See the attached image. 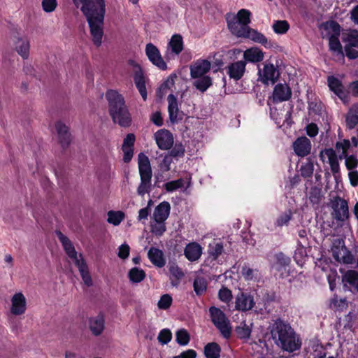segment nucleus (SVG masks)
I'll return each instance as SVG.
<instances>
[{"mask_svg": "<svg viewBox=\"0 0 358 358\" xmlns=\"http://www.w3.org/2000/svg\"><path fill=\"white\" fill-rule=\"evenodd\" d=\"M202 254V248L195 242L188 243L184 250V255L190 262L198 260Z\"/></svg>", "mask_w": 358, "mask_h": 358, "instance_id": "28", "label": "nucleus"}, {"mask_svg": "<svg viewBox=\"0 0 358 358\" xmlns=\"http://www.w3.org/2000/svg\"><path fill=\"white\" fill-rule=\"evenodd\" d=\"M246 62L243 60L231 63L227 66V74L229 78L237 81L242 78L245 71Z\"/></svg>", "mask_w": 358, "mask_h": 358, "instance_id": "22", "label": "nucleus"}, {"mask_svg": "<svg viewBox=\"0 0 358 358\" xmlns=\"http://www.w3.org/2000/svg\"><path fill=\"white\" fill-rule=\"evenodd\" d=\"M273 31L278 34H285L289 29V24L286 20H277L273 24Z\"/></svg>", "mask_w": 358, "mask_h": 358, "instance_id": "49", "label": "nucleus"}, {"mask_svg": "<svg viewBox=\"0 0 358 358\" xmlns=\"http://www.w3.org/2000/svg\"><path fill=\"white\" fill-rule=\"evenodd\" d=\"M148 257L152 264L159 268H162L166 264L163 252L157 248L151 247L148 250Z\"/></svg>", "mask_w": 358, "mask_h": 358, "instance_id": "29", "label": "nucleus"}, {"mask_svg": "<svg viewBox=\"0 0 358 358\" xmlns=\"http://www.w3.org/2000/svg\"><path fill=\"white\" fill-rule=\"evenodd\" d=\"M292 217V213L291 210H287L281 215L276 220V225L278 227H282L287 225Z\"/></svg>", "mask_w": 358, "mask_h": 358, "instance_id": "57", "label": "nucleus"}, {"mask_svg": "<svg viewBox=\"0 0 358 358\" xmlns=\"http://www.w3.org/2000/svg\"><path fill=\"white\" fill-rule=\"evenodd\" d=\"M257 303L254 301L253 296L247 292H241L236 296L235 307L236 309L241 311H248L252 310Z\"/></svg>", "mask_w": 358, "mask_h": 358, "instance_id": "15", "label": "nucleus"}, {"mask_svg": "<svg viewBox=\"0 0 358 358\" xmlns=\"http://www.w3.org/2000/svg\"><path fill=\"white\" fill-rule=\"evenodd\" d=\"M324 153L327 156L332 174L335 180H337V178L340 177V167L338 163V158L336 155V152L333 148H326L324 150H321L320 152V157L321 160H322L323 162Z\"/></svg>", "mask_w": 358, "mask_h": 358, "instance_id": "16", "label": "nucleus"}, {"mask_svg": "<svg viewBox=\"0 0 358 358\" xmlns=\"http://www.w3.org/2000/svg\"><path fill=\"white\" fill-rule=\"evenodd\" d=\"M171 51L176 55H179L183 50L182 37L180 34H174L169 42Z\"/></svg>", "mask_w": 358, "mask_h": 358, "instance_id": "39", "label": "nucleus"}, {"mask_svg": "<svg viewBox=\"0 0 358 358\" xmlns=\"http://www.w3.org/2000/svg\"><path fill=\"white\" fill-rule=\"evenodd\" d=\"M57 5V0H43L42 7L45 12L50 13L55 10Z\"/></svg>", "mask_w": 358, "mask_h": 358, "instance_id": "61", "label": "nucleus"}, {"mask_svg": "<svg viewBox=\"0 0 358 358\" xmlns=\"http://www.w3.org/2000/svg\"><path fill=\"white\" fill-rule=\"evenodd\" d=\"M211 67V64L206 59L198 60L192 64L190 67V75L192 78H199L206 76Z\"/></svg>", "mask_w": 358, "mask_h": 358, "instance_id": "19", "label": "nucleus"}, {"mask_svg": "<svg viewBox=\"0 0 358 358\" xmlns=\"http://www.w3.org/2000/svg\"><path fill=\"white\" fill-rule=\"evenodd\" d=\"M276 301V294L272 290L263 289L257 295L256 308L269 313L272 310V303Z\"/></svg>", "mask_w": 358, "mask_h": 358, "instance_id": "10", "label": "nucleus"}, {"mask_svg": "<svg viewBox=\"0 0 358 358\" xmlns=\"http://www.w3.org/2000/svg\"><path fill=\"white\" fill-rule=\"evenodd\" d=\"M138 165L141 183L137 188V193L140 196H144L150 191L152 173L149 158L143 152L138 155Z\"/></svg>", "mask_w": 358, "mask_h": 358, "instance_id": "5", "label": "nucleus"}, {"mask_svg": "<svg viewBox=\"0 0 358 358\" xmlns=\"http://www.w3.org/2000/svg\"><path fill=\"white\" fill-rule=\"evenodd\" d=\"M222 251L223 244L222 243H216L214 245H210L209 254L215 259L222 253Z\"/></svg>", "mask_w": 358, "mask_h": 358, "instance_id": "58", "label": "nucleus"}, {"mask_svg": "<svg viewBox=\"0 0 358 358\" xmlns=\"http://www.w3.org/2000/svg\"><path fill=\"white\" fill-rule=\"evenodd\" d=\"M190 341V335L185 329H180L176 332V341L180 345H187Z\"/></svg>", "mask_w": 358, "mask_h": 358, "instance_id": "42", "label": "nucleus"}, {"mask_svg": "<svg viewBox=\"0 0 358 358\" xmlns=\"http://www.w3.org/2000/svg\"><path fill=\"white\" fill-rule=\"evenodd\" d=\"M208 282L203 277L197 276L193 282V288L199 296L204 294L207 290Z\"/></svg>", "mask_w": 358, "mask_h": 358, "instance_id": "37", "label": "nucleus"}, {"mask_svg": "<svg viewBox=\"0 0 358 358\" xmlns=\"http://www.w3.org/2000/svg\"><path fill=\"white\" fill-rule=\"evenodd\" d=\"M185 147L182 143H176L172 149L169 151L168 155L173 157H182L185 155Z\"/></svg>", "mask_w": 358, "mask_h": 358, "instance_id": "56", "label": "nucleus"}, {"mask_svg": "<svg viewBox=\"0 0 358 358\" xmlns=\"http://www.w3.org/2000/svg\"><path fill=\"white\" fill-rule=\"evenodd\" d=\"M29 41L27 38L17 37L15 41V50L23 59L29 57Z\"/></svg>", "mask_w": 358, "mask_h": 358, "instance_id": "31", "label": "nucleus"}, {"mask_svg": "<svg viewBox=\"0 0 358 358\" xmlns=\"http://www.w3.org/2000/svg\"><path fill=\"white\" fill-rule=\"evenodd\" d=\"M271 338L275 344L285 351L293 352L301 348V342L296 338V333L289 323L278 317L269 325Z\"/></svg>", "mask_w": 358, "mask_h": 358, "instance_id": "3", "label": "nucleus"}, {"mask_svg": "<svg viewBox=\"0 0 358 358\" xmlns=\"http://www.w3.org/2000/svg\"><path fill=\"white\" fill-rule=\"evenodd\" d=\"M166 231L164 222H157L151 225V231L157 236H162Z\"/></svg>", "mask_w": 358, "mask_h": 358, "instance_id": "63", "label": "nucleus"}, {"mask_svg": "<svg viewBox=\"0 0 358 358\" xmlns=\"http://www.w3.org/2000/svg\"><path fill=\"white\" fill-rule=\"evenodd\" d=\"M350 141L348 139H344L342 141H338L336 143L334 150L338 152V158L343 159L348 156L347 151L350 148Z\"/></svg>", "mask_w": 358, "mask_h": 358, "instance_id": "40", "label": "nucleus"}, {"mask_svg": "<svg viewBox=\"0 0 358 358\" xmlns=\"http://www.w3.org/2000/svg\"><path fill=\"white\" fill-rule=\"evenodd\" d=\"M167 101L169 120L172 124H175L182 119V117H178L179 112L178 100L173 94H170L167 97Z\"/></svg>", "mask_w": 358, "mask_h": 358, "instance_id": "26", "label": "nucleus"}, {"mask_svg": "<svg viewBox=\"0 0 358 358\" xmlns=\"http://www.w3.org/2000/svg\"><path fill=\"white\" fill-rule=\"evenodd\" d=\"M145 54L152 64L159 69L166 70L167 69L166 63L162 57L159 50L157 46L151 43H148L145 46Z\"/></svg>", "mask_w": 358, "mask_h": 358, "instance_id": "13", "label": "nucleus"}, {"mask_svg": "<svg viewBox=\"0 0 358 358\" xmlns=\"http://www.w3.org/2000/svg\"><path fill=\"white\" fill-rule=\"evenodd\" d=\"M250 15L251 13L246 9L239 10L236 15L227 13L225 15V19L229 31L237 38L250 39L255 43L262 44L266 48H271L272 43L268 41L263 34L250 27Z\"/></svg>", "mask_w": 358, "mask_h": 358, "instance_id": "2", "label": "nucleus"}, {"mask_svg": "<svg viewBox=\"0 0 358 358\" xmlns=\"http://www.w3.org/2000/svg\"><path fill=\"white\" fill-rule=\"evenodd\" d=\"M173 299L171 295L166 294H163L157 303V306L159 309L166 310L172 303Z\"/></svg>", "mask_w": 358, "mask_h": 358, "instance_id": "54", "label": "nucleus"}, {"mask_svg": "<svg viewBox=\"0 0 358 358\" xmlns=\"http://www.w3.org/2000/svg\"><path fill=\"white\" fill-rule=\"evenodd\" d=\"M55 234L62 243L63 248L69 257L72 259H76L77 252L76 251L75 247L70 239L59 230H56Z\"/></svg>", "mask_w": 358, "mask_h": 358, "instance_id": "25", "label": "nucleus"}, {"mask_svg": "<svg viewBox=\"0 0 358 358\" xmlns=\"http://www.w3.org/2000/svg\"><path fill=\"white\" fill-rule=\"evenodd\" d=\"M124 218V213L122 211H113L110 210L108 213L107 221L110 224H113L114 226L119 225Z\"/></svg>", "mask_w": 358, "mask_h": 358, "instance_id": "43", "label": "nucleus"}, {"mask_svg": "<svg viewBox=\"0 0 358 358\" xmlns=\"http://www.w3.org/2000/svg\"><path fill=\"white\" fill-rule=\"evenodd\" d=\"M331 207L333 209V217L339 222H345L349 218V208L348 201L339 196H336L331 200Z\"/></svg>", "mask_w": 358, "mask_h": 358, "instance_id": "9", "label": "nucleus"}, {"mask_svg": "<svg viewBox=\"0 0 358 358\" xmlns=\"http://www.w3.org/2000/svg\"><path fill=\"white\" fill-rule=\"evenodd\" d=\"M328 86L331 91L334 92L340 99L345 97L343 85L341 81L334 76H328Z\"/></svg>", "mask_w": 358, "mask_h": 358, "instance_id": "30", "label": "nucleus"}, {"mask_svg": "<svg viewBox=\"0 0 358 358\" xmlns=\"http://www.w3.org/2000/svg\"><path fill=\"white\" fill-rule=\"evenodd\" d=\"M146 277L145 272L138 267H134L128 272V278L132 283H139Z\"/></svg>", "mask_w": 358, "mask_h": 358, "instance_id": "38", "label": "nucleus"}, {"mask_svg": "<svg viewBox=\"0 0 358 358\" xmlns=\"http://www.w3.org/2000/svg\"><path fill=\"white\" fill-rule=\"evenodd\" d=\"M80 9L89 24L94 43L99 46L103 35V26L106 13L105 0H72Z\"/></svg>", "mask_w": 358, "mask_h": 358, "instance_id": "1", "label": "nucleus"}, {"mask_svg": "<svg viewBox=\"0 0 358 358\" xmlns=\"http://www.w3.org/2000/svg\"><path fill=\"white\" fill-rule=\"evenodd\" d=\"M275 259H276V270L280 271L282 268H285L287 266H288L291 262V259L289 257L285 255L282 252H279L275 255Z\"/></svg>", "mask_w": 358, "mask_h": 358, "instance_id": "46", "label": "nucleus"}, {"mask_svg": "<svg viewBox=\"0 0 358 358\" xmlns=\"http://www.w3.org/2000/svg\"><path fill=\"white\" fill-rule=\"evenodd\" d=\"M244 61L256 63L264 59V52L259 48H251L244 52Z\"/></svg>", "mask_w": 358, "mask_h": 358, "instance_id": "32", "label": "nucleus"}, {"mask_svg": "<svg viewBox=\"0 0 358 358\" xmlns=\"http://www.w3.org/2000/svg\"><path fill=\"white\" fill-rule=\"evenodd\" d=\"M258 76L260 81L264 85H268L270 82L271 84H275L279 78L280 73L277 67H275L273 64H265L264 69L262 71L259 69Z\"/></svg>", "mask_w": 358, "mask_h": 358, "instance_id": "12", "label": "nucleus"}, {"mask_svg": "<svg viewBox=\"0 0 358 358\" xmlns=\"http://www.w3.org/2000/svg\"><path fill=\"white\" fill-rule=\"evenodd\" d=\"M193 85L201 92H205L212 85V78L209 76H204L199 78H195Z\"/></svg>", "mask_w": 358, "mask_h": 358, "instance_id": "36", "label": "nucleus"}, {"mask_svg": "<svg viewBox=\"0 0 358 358\" xmlns=\"http://www.w3.org/2000/svg\"><path fill=\"white\" fill-rule=\"evenodd\" d=\"M221 347L215 342H210L204 346L203 352L206 358H220Z\"/></svg>", "mask_w": 358, "mask_h": 358, "instance_id": "33", "label": "nucleus"}, {"mask_svg": "<svg viewBox=\"0 0 358 358\" xmlns=\"http://www.w3.org/2000/svg\"><path fill=\"white\" fill-rule=\"evenodd\" d=\"M55 129L58 135L59 142L63 149H66L71 142V135L69 128L62 122L55 123Z\"/></svg>", "mask_w": 358, "mask_h": 358, "instance_id": "20", "label": "nucleus"}, {"mask_svg": "<svg viewBox=\"0 0 358 358\" xmlns=\"http://www.w3.org/2000/svg\"><path fill=\"white\" fill-rule=\"evenodd\" d=\"M257 270H254L246 265H244L241 269V274L246 280H251L254 278V273H257Z\"/></svg>", "mask_w": 358, "mask_h": 358, "instance_id": "62", "label": "nucleus"}, {"mask_svg": "<svg viewBox=\"0 0 358 358\" xmlns=\"http://www.w3.org/2000/svg\"><path fill=\"white\" fill-rule=\"evenodd\" d=\"M171 205L168 201H163L156 206L153 218L156 222H164L169 217Z\"/></svg>", "mask_w": 358, "mask_h": 358, "instance_id": "27", "label": "nucleus"}, {"mask_svg": "<svg viewBox=\"0 0 358 358\" xmlns=\"http://www.w3.org/2000/svg\"><path fill=\"white\" fill-rule=\"evenodd\" d=\"M291 97L292 90L287 84L278 83L275 85L271 97L273 103L288 101Z\"/></svg>", "mask_w": 358, "mask_h": 358, "instance_id": "14", "label": "nucleus"}, {"mask_svg": "<svg viewBox=\"0 0 358 358\" xmlns=\"http://www.w3.org/2000/svg\"><path fill=\"white\" fill-rule=\"evenodd\" d=\"M357 318V315L355 313H354L353 311H350L344 317L343 328L345 329H349L350 331H352L355 328V324Z\"/></svg>", "mask_w": 358, "mask_h": 358, "instance_id": "47", "label": "nucleus"}, {"mask_svg": "<svg viewBox=\"0 0 358 358\" xmlns=\"http://www.w3.org/2000/svg\"><path fill=\"white\" fill-rule=\"evenodd\" d=\"M183 186H184V180L182 178H179L176 180H172V181L166 182L163 185L164 188L168 192L176 191L180 188L183 187Z\"/></svg>", "mask_w": 358, "mask_h": 358, "instance_id": "50", "label": "nucleus"}, {"mask_svg": "<svg viewBox=\"0 0 358 358\" xmlns=\"http://www.w3.org/2000/svg\"><path fill=\"white\" fill-rule=\"evenodd\" d=\"M235 333L238 338L241 339H246L250 338L251 329L245 322H243L239 326L236 327Z\"/></svg>", "mask_w": 358, "mask_h": 358, "instance_id": "45", "label": "nucleus"}, {"mask_svg": "<svg viewBox=\"0 0 358 358\" xmlns=\"http://www.w3.org/2000/svg\"><path fill=\"white\" fill-rule=\"evenodd\" d=\"M172 338V334L170 329H164L160 331L157 339L158 341L162 344L166 345L171 341Z\"/></svg>", "mask_w": 358, "mask_h": 358, "instance_id": "55", "label": "nucleus"}, {"mask_svg": "<svg viewBox=\"0 0 358 358\" xmlns=\"http://www.w3.org/2000/svg\"><path fill=\"white\" fill-rule=\"evenodd\" d=\"M331 304L333 305L336 310H343L346 309L348 306V303L345 298L338 299L337 295H334L332 298Z\"/></svg>", "mask_w": 358, "mask_h": 358, "instance_id": "52", "label": "nucleus"}, {"mask_svg": "<svg viewBox=\"0 0 358 358\" xmlns=\"http://www.w3.org/2000/svg\"><path fill=\"white\" fill-rule=\"evenodd\" d=\"M209 313L213 324L220 331L222 336L228 339L231 336V329L229 320L225 313L215 306H211L209 308Z\"/></svg>", "mask_w": 358, "mask_h": 358, "instance_id": "6", "label": "nucleus"}, {"mask_svg": "<svg viewBox=\"0 0 358 358\" xmlns=\"http://www.w3.org/2000/svg\"><path fill=\"white\" fill-rule=\"evenodd\" d=\"M173 162V159L170 155H165L163 159L159 164V167L161 171L163 173L167 172L170 170L171 164Z\"/></svg>", "mask_w": 358, "mask_h": 358, "instance_id": "60", "label": "nucleus"}, {"mask_svg": "<svg viewBox=\"0 0 358 358\" xmlns=\"http://www.w3.org/2000/svg\"><path fill=\"white\" fill-rule=\"evenodd\" d=\"M342 282L345 291L352 293L358 292V272L355 270H348L342 275Z\"/></svg>", "mask_w": 358, "mask_h": 358, "instance_id": "17", "label": "nucleus"}, {"mask_svg": "<svg viewBox=\"0 0 358 358\" xmlns=\"http://www.w3.org/2000/svg\"><path fill=\"white\" fill-rule=\"evenodd\" d=\"M355 109L350 110L346 115V125L349 129H352L358 124V105Z\"/></svg>", "mask_w": 358, "mask_h": 358, "instance_id": "41", "label": "nucleus"}, {"mask_svg": "<svg viewBox=\"0 0 358 358\" xmlns=\"http://www.w3.org/2000/svg\"><path fill=\"white\" fill-rule=\"evenodd\" d=\"M322 110V103L317 99L312 101H308V110L309 113H314L315 115H321Z\"/></svg>", "mask_w": 358, "mask_h": 358, "instance_id": "51", "label": "nucleus"}, {"mask_svg": "<svg viewBox=\"0 0 358 358\" xmlns=\"http://www.w3.org/2000/svg\"><path fill=\"white\" fill-rule=\"evenodd\" d=\"M105 327V319L103 313H100L96 316L89 319V328L92 334L95 336H99L103 332Z\"/></svg>", "mask_w": 358, "mask_h": 358, "instance_id": "24", "label": "nucleus"}, {"mask_svg": "<svg viewBox=\"0 0 358 358\" xmlns=\"http://www.w3.org/2000/svg\"><path fill=\"white\" fill-rule=\"evenodd\" d=\"M342 41L345 43V56L349 59L358 58V30L350 29L347 33H343Z\"/></svg>", "mask_w": 358, "mask_h": 358, "instance_id": "8", "label": "nucleus"}, {"mask_svg": "<svg viewBox=\"0 0 358 358\" xmlns=\"http://www.w3.org/2000/svg\"><path fill=\"white\" fill-rule=\"evenodd\" d=\"M320 27L327 31V37L329 36H340L341 34V27L335 20L323 22Z\"/></svg>", "mask_w": 358, "mask_h": 358, "instance_id": "34", "label": "nucleus"}, {"mask_svg": "<svg viewBox=\"0 0 358 358\" xmlns=\"http://www.w3.org/2000/svg\"><path fill=\"white\" fill-rule=\"evenodd\" d=\"M27 307V301L22 293L15 294L11 299L10 312L15 315H20L24 313Z\"/></svg>", "mask_w": 358, "mask_h": 358, "instance_id": "21", "label": "nucleus"}, {"mask_svg": "<svg viewBox=\"0 0 358 358\" xmlns=\"http://www.w3.org/2000/svg\"><path fill=\"white\" fill-rule=\"evenodd\" d=\"M345 159V166L347 169L352 171L354 169L357 167L358 159L356 155H348Z\"/></svg>", "mask_w": 358, "mask_h": 358, "instance_id": "59", "label": "nucleus"}, {"mask_svg": "<svg viewBox=\"0 0 358 358\" xmlns=\"http://www.w3.org/2000/svg\"><path fill=\"white\" fill-rule=\"evenodd\" d=\"M108 103V112L114 123L122 127H128L131 124V116L125 104L124 98L117 91L110 90L106 93Z\"/></svg>", "mask_w": 358, "mask_h": 358, "instance_id": "4", "label": "nucleus"}, {"mask_svg": "<svg viewBox=\"0 0 358 358\" xmlns=\"http://www.w3.org/2000/svg\"><path fill=\"white\" fill-rule=\"evenodd\" d=\"M129 63L135 69L134 81L143 99L145 101L147 99V90L145 86V77L143 69L141 66L134 60H130Z\"/></svg>", "mask_w": 358, "mask_h": 358, "instance_id": "11", "label": "nucleus"}, {"mask_svg": "<svg viewBox=\"0 0 358 358\" xmlns=\"http://www.w3.org/2000/svg\"><path fill=\"white\" fill-rule=\"evenodd\" d=\"M293 148L298 156H307L311 150L310 141L306 136L299 137L294 142Z\"/></svg>", "mask_w": 358, "mask_h": 358, "instance_id": "23", "label": "nucleus"}, {"mask_svg": "<svg viewBox=\"0 0 358 358\" xmlns=\"http://www.w3.org/2000/svg\"><path fill=\"white\" fill-rule=\"evenodd\" d=\"M339 36H329V50L331 52L343 58L344 52L343 50L341 43L339 41Z\"/></svg>", "mask_w": 358, "mask_h": 358, "instance_id": "35", "label": "nucleus"}, {"mask_svg": "<svg viewBox=\"0 0 358 358\" xmlns=\"http://www.w3.org/2000/svg\"><path fill=\"white\" fill-rule=\"evenodd\" d=\"M130 248L128 244L123 243L119 247L118 257L120 259H125L129 255Z\"/></svg>", "mask_w": 358, "mask_h": 358, "instance_id": "64", "label": "nucleus"}, {"mask_svg": "<svg viewBox=\"0 0 358 358\" xmlns=\"http://www.w3.org/2000/svg\"><path fill=\"white\" fill-rule=\"evenodd\" d=\"M301 175L302 177L310 178L314 171V162L310 158L307 159V162L302 164L300 168Z\"/></svg>", "mask_w": 358, "mask_h": 358, "instance_id": "44", "label": "nucleus"}, {"mask_svg": "<svg viewBox=\"0 0 358 358\" xmlns=\"http://www.w3.org/2000/svg\"><path fill=\"white\" fill-rule=\"evenodd\" d=\"M218 298L221 301L228 303L233 298L232 292L227 287L222 286L218 292Z\"/></svg>", "mask_w": 358, "mask_h": 358, "instance_id": "53", "label": "nucleus"}, {"mask_svg": "<svg viewBox=\"0 0 358 358\" xmlns=\"http://www.w3.org/2000/svg\"><path fill=\"white\" fill-rule=\"evenodd\" d=\"M323 198L322 189L316 186L310 188L309 199L313 204H319Z\"/></svg>", "mask_w": 358, "mask_h": 358, "instance_id": "48", "label": "nucleus"}, {"mask_svg": "<svg viewBox=\"0 0 358 358\" xmlns=\"http://www.w3.org/2000/svg\"><path fill=\"white\" fill-rule=\"evenodd\" d=\"M332 255L334 259L345 264H352L355 262V257L352 252L345 247L343 238H336L333 241L331 246Z\"/></svg>", "mask_w": 358, "mask_h": 358, "instance_id": "7", "label": "nucleus"}, {"mask_svg": "<svg viewBox=\"0 0 358 358\" xmlns=\"http://www.w3.org/2000/svg\"><path fill=\"white\" fill-rule=\"evenodd\" d=\"M156 143L161 150H169L173 145V134L167 129H162L155 134Z\"/></svg>", "mask_w": 358, "mask_h": 358, "instance_id": "18", "label": "nucleus"}]
</instances>
